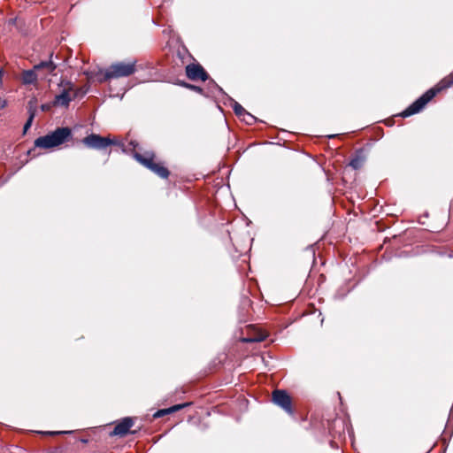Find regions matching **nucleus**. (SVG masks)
<instances>
[{"label": "nucleus", "mask_w": 453, "mask_h": 453, "mask_svg": "<svg viewBox=\"0 0 453 453\" xmlns=\"http://www.w3.org/2000/svg\"><path fill=\"white\" fill-rule=\"evenodd\" d=\"M453 85V74H450L442 79L435 88H432L426 91L421 96L415 100L410 106H408L400 115L403 118H407L416 113H418L426 104H428L438 92L442 89L448 88Z\"/></svg>", "instance_id": "nucleus-1"}, {"label": "nucleus", "mask_w": 453, "mask_h": 453, "mask_svg": "<svg viewBox=\"0 0 453 453\" xmlns=\"http://www.w3.org/2000/svg\"><path fill=\"white\" fill-rule=\"evenodd\" d=\"M72 137L73 134L70 127H58L48 134L36 138L35 146L42 149H52L68 142Z\"/></svg>", "instance_id": "nucleus-2"}, {"label": "nucleus", "mask_w": 453, "mask_h": 453, "mask_svg": "<svg viewBox=\"0 0 453 453\" xmlns=\"http://www.w3.org/2000/svg\"><path fill=\"white\" fill-rule=\"evenodd\" d=\"M135 63L133 61L130 63L117 62L111 64L104 73V80L119 79L122 77H128L135 73Z\"/></svg>", "instance_id": "nucleus-3"}, {"label": "nucleus", "mask_w": 453, "mask_h": 453, "mask_svg": "<svg viewBox=\"0 0 453 453\" xmlns=\"http://www.w3.org/2000/svg\"><path fill=\"white\" fill-rule=\"evenodd\" d=\"M82 143L89 149L93 150H104L110 145H119L124 147L123 144L118 142V141L111 139L109 137H103L97 134H90L82 139Z\"/></svg>", "instance_id": "nucleus-4"}, {"label": "nucleus", "mask_w": 453, "mask_h": 453, "mask_svg": "<svg viewBox=\"0 0 453 453\" xmlns=\"http://www.w3.org/2000/svg\"><path fill=\"white\" fill-rule=\"evenodd\" d=\"M273 402L277 406L284 410L288 414L293 415L292 401L289 395L281 389H276L273 392Z\"/></svg>", "instance_id": "nucleus-5"}, {"label": "nucleus", "mask_w": 453, "mask_h": 453, "mask_svg": "<svg viewBox=\"0 0 453 453\" xmlns=\"http://www.w3.org/2000/svg\"><path fill=\"white\" fill-rule=\"evenodd\" d=\"M53 56L51 52L48 60H42L35 65V70H37L41 80H45L49 75H55L58 64L53 61Z\"/></svg>", "instance_id": "nucleus-6"}, {"label": "nucleus", "mask_w": 453, "mask_h": 453, "mask_svg": "<svg viewBox=\"0 0 453 453\" xmlns=\"http://www.w3.org/2000/svg\"><path fill=\"white\" fill-rule=\"evenodd\" d=\"M134 421L131 417H126L116 424L113 430L110 433L111 436H126L128 434H135L136 431H131V427L134 426Z\"/></svg>", "instance_id": "nucleus-7"}, {"label": "nucleus", "mask_w": 453, "mask_h": 453, "mask_svg": "<svg viewBox=\"0 0 453 453\" xmlns=\"http://www.w3.org/2000/svg\"><path fill=\"white\" fill-rule=\"evenodd\" d=\"M186 75L192 81H205L209 79V75L203 67L199 64H189L186 66Z\"/></svg>", "instance_id": "nucleus-8"}, {"label": "nucleus", "mask_w": 453, "mask_h": 453, "mask_svg": "<svg viewBox=\"0 0 453 453\" xmlns=\"http://www.w3.org/2000/svg\"><path fill=\"white\" fill-rule=\"evenodd\" d=\"M134 157L143 166H145L148 169H150L153 167V165L156 164L153 162L154 159V153L153 152H146L144 155H142L140 153L134 152Z\"/></svg>", "instance_id": "nucleus-9"}, {"label": "nucleus", "mask_w": 453, "mask_h": 453, "mask_svg": "<svg viewBox=\"0 0 453 453\" xmlns=\"http://www.w3.org/2000/svg\"><path fill=\"white\" fill-rule=\"evenodd\" d=\"M38 79H40V77L37 70H35V66L22 73V82L24 84H35Z\"/></svg>", "instance_id": "nucleus-10"}, {"label": "nucleus", "mask_w": 453, "mask_h": 453, "mask_svg": "<svg viewBox=\"0 0 453 453\" xmlns=\"http://www.w3.org/2000/svg\"><path fill=\"white\" fill-rule=\"evenodd\" d=\"M28 119L26 121V123L24 124V127H23V132L24 134L27 133V131L30 128L31 125H32V122H33V119L35 116V112H36V106H35V104L33 100H30L28 102Z\"/></svg>", "instance_id": "nucleus-11"}, {"label": "nucleus", "mask_w": 453, "mask_h": 453, "mask_svg": "<svg viewBox=\"0 0 453 453\" xmlns=\"http://www.w3.org/2000/svg\"><path fill=\"white\" fill-rule=\"evenodd\" d=\"M150 170L162 179L168 178V176L170 174V172L168 171V169L166 167L160 165L159 164H157V163Z\"/></svg>", "instance_id": "nucleus-12"}, {"label": "nucleus", "mask_w": 453, "mask_h": 453, "mask_svg": "<svg viewBox=\"0 0 453 453\" xmlns=\"http://www.w3.org/2000/svg\"><path fill=\"white\" fill-rule=\"evenodd\" d=\"M71 102V97L66 89H64L59 95L56 96V103L63 105L68 106Z\"/></svg>", "instance_id": "nucleus-13"}, {"label": "nucleus", "mask_w": 453, "mask_h": 453, "mask_svg": "<svg viewBox=\"0 0 453 453\" xmlns=\"http://www.w3.org/2000/svg\"><path fill=\"white\" fill-rule=\"evenodd\" d=\"M226 97L231 101L232 107L235 115L241 119L247 111L238 102L234 101L229 96H226Z\"/></svg>", "instance_id": "nucleus-14"}, {"label": "nucleus", "mask_w": 453, "mask_h": 453, "mask_svg": "<svg viewBox=\"0 0 453 453\" xmlns=\"http://www.w3.org/2000/svg\"><path fill=\"white\" fill-rule=\"evenodd\" d=\"M364 163V157L360 155H356L350 161L349 166H351L354 170H357L362 167Z\"/></svg>", "instance_id": "nucleus-15"}, {"label": "nucleus", "mask_w": 453, "mask_h": 453, "mask_svg": "<svg viewBox=\"0 0 453 453\" xmlns=\"http://www.w3.org/2000/svg\"><path fill=\"white\" fill-rule=\"evenodd\" d=\"M180 84L184 88H189V89H191L196 93H199L201 95H204L203 89L199 86L189 84V83H187L184 81L180 82Z\"/></svg>", "instance_id": "nucleus-16"}, {"label": "nucleus", "mask_w": 453, "mask_h": 453, "mask_svg": "<svg viewBox=\"0 0 453 453\" xmlns=\"http://www.w3.org/2000/svg\"><path fill=\"white\" fill-rule=\"evenodd\" d=\"M242 121H244L247 125H253L257 121V118L254 117L249 111H246L243 116L241 118Z\"/></svg>", "instance_id": "nucleus-17"}, {"label": "nucleus", "mask_w": 453, "mask_h": 453, "mask_svg": "<svg viewBox=\"0 0 453 453\" xmlns=\"http://www.w3.org/2000/svg\"><path fill=\"white\" fill-rule=\"evenodd\" d=\"M189 405H191V403H184L175 404V405H173V406L169 407L168 410H169L170 414H171V413H173L175 411H180V410H182L185 407L189 406Z\"/></svg>", "instance_id": "nucleus-18"}, {"label": "nucleus", "mask_w": 453, "mask_h": 453, "mask_svg": "<svg viewBox=\"0 0 453 453\" xmlns=\"http://www.w3.org/2000/svg\"><path fill=\"white\" fill-rule=\"evenodd\" d=\"M208 84H209V86H210L211 88H213L217 89L220 94H222V95H224V96H227V95L226 94V92L223 90V88H222L221 87H219V86L215 82V81H214V80H210Z\"/></svg>", "instance_id": "nucleus-19"}, {"label": "nucleus", "mask_w": 453, "mask_h": 453, "mask_svg": "<svg viewBox=\"0 0 453 453\" xmlns=\"http://www.w3.org/2000/svg\"><path fill=\"white\" fill-rule=\"evenodd\" d=\"M168 414H170V411H169L168 408H166V409H160V410L157 411L154 413L153 417L157 418H161V417H163L165 415H168Z\"/></svg>", "instance_id": "nucleus-20"}, {"label": "nucleus", "mask_w": 453, "mask_h": 453, "mask_svg": "<svg viewBox=\"0 0 453 453\" xmlns=\"http://www.w3.org/2000/svg\"><path fill=\"white\" fill-rule=\"evenodd\" d=\"M73 431H49V432H42V434H49V435H58V434H72Z\"/></svg>", "instance_id": "nucleus-21"}, {"label": "nucleus", "mask_w": 453, "mask_h": 453, "mask_svg": "<svg viewBox=\"0 0 453 453\" xmlns=\"http://www.w3.org/2000/svg\"><path fill=\"white\" fill-rule=\"evenodd\" d=\"M7 103L6 100L0 97V110L4 109L6 106Z\"/></svg>", "instance_id": "nucleus-22"}, {"label": "nucleus", "mask_w": 453, "mask_h": 453, "mask_svg": "<svg viewBox=\"0 0 453 453\" xmlns=\"http://www.w3.org/2000/svg\"><path fill=\"white\" fill-rule=\"evenodd\" d=\"M265 338H259V339H244L245 342H261Z\"/></svg>", "instance_id": "nucleus-23"}, {"label": "nucleus", "mask_w": 453, "mask_h": 453, "mask_svg": "<svg viewBox=\"0 0 453 453\" xmlns=\"http://www.w3.org/2000/svg\"><path fill=\"white\" fill-rule=\"evenodd\" d=\"M48 109H49V106H48L47 104H42V105H41V110H42V111H47Z\"/></svg>", "instance_id": "nucleus-24"}, {"label": "nucleus", "mask_w": 453, "mask_h": 453, "mask_svg": "<svg viewBox=\"0 0 453 453\" xmlns=\"http://www.w3.org/2000/svg\"><path fill=\"white\" fill-rule=\"evenodd\" d=\"M3 75H4V73L2 70H0V84L2 83L3 81Z\"/></svg>", "instance_id": "nucleus-25"}, {"label": "nucleus", "mask_w": 453, "mask_h": 453, "mask_svg": "<svg viewBox=\"0 0 453 453\" xmlns=\"http://www.w3.org/2000/svg\"><path fill=\"white\" fill-rule=\"evenodd\" d=\"M130 145L133 146V147H135L136 146V142H134V141H131L130 142Z\"/></svg>", "instance_id": "nucleus-26"}, {"label": "nucleus", "mask_w": 453, "mask_h": 453, "mask_svg": "<svg viewBox=\"0 0 453 453\" xmlns=\"http://www.w3.org/2000/svg\"><path fill=\"white\" fill-rule=\"evenodd\" d=\"M329 138L335 137V134L328 135Z\"/></svg>", "instance_id": "nucleus-27"}]
</instances>
